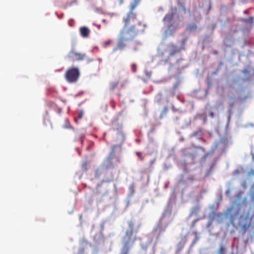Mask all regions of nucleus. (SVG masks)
Instances as JSON below:
<instances>
[{
    "mask_svg": "<svg viewBox=\"0 0 254 254\" xmlns=\"http://www.w3.org/2000/svg\"><path fill=\"white\" fill-rule=\"evenodd\" d=\"M127 42V41L125 40V39L119 36L117 46L113 48V52H116L118 50H123L125 49L126 47V43Z\"/></svg>",
    "mask_w": 254,
    "mask_h": 254,
    "instance_id": "9d476101",
    "label": "nucleus"
},
{
    "mask_svg": "<svg viewBox=\"0 0 254 254\" xmlns=\"http://www.w3.org/2000/svg\"><path fill=\"white\" fill-rule=\"evenodd\" d=\"M209 116L211 118H213L214 117V114L213 113V112L212 111H211L209 113Z\"/></svg>",
    "mask_w": 254,
    "mask_h": 254,
    "instance_id": "393cba45",
    "label": "nucleus"
},
{
    "mask_svg": "<svg viewBox=\"0 0 254 254\" xmlns=\"http://www.w3.org/2000/svg\"><path fill=\"white\" fill-rule=\"evenodd\" d=\"M66 125L65 126V127L66 128H69L71 127V126L70 125L69 122L67 119H65Z\"/></svg>",
    "mask_w": 254,
    "mask_h": 254,
    "instance_id": "412c9836",
    "label": "nucleus"
},
{
    "mask_svg": "<svg viewBox=\"0 0 254 254\" xmlns=\"http://www.w3.org/2000/svg\"><path fill=\"white\" fill-rule=\"evenodd\" d=\"M155 162V160L151 161V165H152Z\"/></svg>",
    "mask_w": 254,
    "mask_h": 254,
    "instance_id": "7c9ffc66",
    "label": "nucleus"
},
{
    "mask_svg": "<svg viewBox=\"0 0 254 254\" xmlns=\"http://www.w3.org/2000/svg\"><path fill=\"white\" fill-rule=\"evenodd\" d=\"M114 168V167L113 166V165L112 164L110 166H106V167H104L103 169H97L96 172H95V177H97V178H99L100 177V176L102 174H104V173H107V170L109 168Z\"/></svg>",
    "mask_w": 254,
    "mask_h": 254,
    "instance_id": "9b49d317",
    "label": "nucleus"
},
{
    "mask_svg": "<svg viewBox=\"0 0 254 254\" xmlns=\"http://www.w3.org/2000/svg\"><path fill=\"white\" fill-rule=\"evenodd\" d=\"M187 40L188 38L187 37L184 38L180 47H178L173 43H170L167 45L166 51L169 53L170 56H173L176 54L180 53L181 51L185 49Z\"/></svg>",
    "mask_w": 254,
    "mask_h": 254,
    "instance_id": "423d86ee",
    "label": "nucleus"
},
{
    "mask_svg": "<svg viewBox=\"0 0 254 254\" xmlns=\"http://www.w3.org/2000/svg\"><path fill=\"white\" fill-rule=\"evenodd\" d=\"M214 53L215 54H218V52H217V51H215V52H214Z\"/></svg>",
    "mask_w": 254,
    "mask_h": 254,
    "instance_id": "f704fd0d",
    "label": "nucleus"
},
{
    "mask_svg": "<svg viewBox=\"0 0 254 254\" xmlns=\"http://www.w3.org/2000/svg\"><path fill=\"white\" fill-rule=\"evenodd\" d=\"M225 248L224 247L221 246L218 252V254H225Z\"/></svg>",
    "mask_w": 254,
    "mask_h": 254,
    "instance_id": "a211bd4d",
    "label": "nucleus"
},
{
    "mask_svg": "<svg viewBox=\"0 0 254 254\" xmlns=\"http://www.w3.org/2000/svg\"><path fill=\"white\" fill-rule=\"evenodd\" d=\"M199 220V219H196L195 220H194L192 222V223L191 224V227L192 228H193L195 227V224Z\"/></svg>",
    "mask_w": 254,
    "mask_h": 254,
    "instance_id": "4be33fe9",
    "label": "nucleus"
},
{
    "mask_svg": "<svg viewBox=\"0 0 254 254\" xmlns=\"http://www.w3.org/2000/svg\"><path fill=\"white\" fill-rule=\"evenodd\" d=\"M243 73H245V74H247L249 72V71L247 69H245L243 71Z\"/></svg>",
    "mask_w": 254,
    "mask_h": 254,
    "instance_id": "cd10ccee",
    "label": "nucleus"
},
{
    "mask_svg": "<svg viewBox=\"0 0 254 254\" xmlns=\"http://www.w3.org/2000/svg\"><path fill=\"white\" fill-rule=\"evenodd\" d=\"M133 71L134 72H135L136 71V68H135V66H134V68H133Z\"/></svg>",
    "mask_w": 254,
    "mask_h": 254,
    "instance_id": "2f4dec72",
    "label": "nucleus"
},
{
    "mask_svg": "<svg viewBox=\"0 0 254 254\" xmlns=\"http://www.w3.org/2000/svg\"><path fill=\"white\" fill-rule=\"evenodd\" d=\"M197 29V25L195 23H190L186 27V30L188 32H191L196 30Z\"/></svg>",
    "mask_w": 254,
    "mask_h": 254,
    "instance_id": "4468645a",
    "label": "nucleus"
},
{
    "mask_svg": "<svg viewBox=\"0 0 254 254\" xmlns=\"http://www.w3.org/2000/svg\"><path fill=\"white\" fill-rule=\"evenodd\" d=\"M135 154L138 157L139 160L143 161L144 160V156L142 155V153L140 152H136Z\"/></svg>",
    "mask_w": 254,
    "mask_h": 254,
    "instance_id": "f3484780",
    "label": "nucleus"
},
{
    "mask_svg": "<svg viewBox=\"0 0 254 254\" xmlns=\"http://www.w3.org/2000/svg\"><path fill=\"white\" fill-rule=\"evenodd\" d=\"M244 12L245 13H247V10H245Z\"/></svg>",
    "mask_w": 254,
    "mask_h": 254,
    "instance_id": "c9c22d12",
    "label": "nucleus"
},
{
    "mask_svg": "<svg viewBox=\"0 0 254 254\" xmlns=\"http://www.w3.org/2000/svg\"><path fill=\"white\" fill-rule=\"evenodd\" d=\"M84 137V135L82 134L81 135L80 137H81V143L82 144L83 142V138Z\"/></svg>",
    "mask_w": 254,
    "mask_h": 254,
    "instance_id": "a878e982",
    "label": "nucleus"
},
{
    "mask_svg": "<svg viewBox=\"0 0 254 254\" xmlns=\"http://www.w3.org/2000/svg\"><path fill=\"white\" fill-rule=\"evenodd\" d=\"M240 208H235L233 206L227 208L225 216L229 219L230 223L235 228H240V233L245 235L248 232L254 228L252 223V217L249 212L240 215Z\"/></svg>",
    "mask_w": 254,
    "mask_h": 254,
    "instance_id": "f257e3e1",
    "label": "nucleus"
},
{
    "mask_svg": "<svg viewBox=\"0 0 254 254\" xmlns=\"http://www.w3.org/2000/svg\"><path fill=\"white\" fill-rule=\"evenodd\" d=\"M112 42H113V41L112 40H109L107 41H105L103 43V47L104 48H107L108 47V46L110 45L111 44H112Z\"/></svg>",
    "mask_w": 254,
    "mask_h": 254,
    "instance_id": "aec40b11",
    "label": "nucleus"
},
{
    "mask_svg": "<svg viewBox=\"0 0 254 254\" xmlns=\"http://www.w3.org/2000/svg\"><path fill=\"white\" fill-rule=\"evenodd\" d=\"M140 0H133V1L129 5V11L127 13L126 16L124 18L138 21L137 20V14L136 13L134 12L133 11L139 4Z\"/></svg>",
    "mask_w": 254,
    "mask_h": 254,
    "instance_id": "0eeeda50",
    "label": "nucleus"
},
{
    "mask_svg": "<svg viewBox=\"0 0 254 254\" xmlns=\"http://www.w3.org/2000/svg\"><path fill=\"white\" fill-rule=\"evenodd\" d=\"M124 0H119L120 4H122L124 2Z\"/></svg>",
    "mask_w": 254,
    "mask_h": 254,
    "instance_id": "c756f323",
    "label": "nucleus"
},
{
    "mask_svg": "<svg viewBox=\"0 0 254 254\" xmlns=\"http://www.w3.org/2000/svg\"><path fill=\"white\" fill-rule=\"evenodd\" d=\"M78 117H79V118H82V115H81V114L79 115H78Z\"/></svg>",
    "mask_w": 254,
    "mask_h": 254,
    "instance_id": "72a5a7b5",
    "label": "nucleus"
},
{
    "mask_svg": "<svg viewBox=\"0 0 254 254\" xmlns=\"http://www.w3.org/2000/svg\"><path fill=\"white\" fill-rule=\"evenodd\" d=\"M188 241L186 236H182L176 247V254H182L183 249Z\"/></svg>",
    "mask_w": 254,
    "mask_h": 254,
    "instance_id": "1a4fd4ad",
    "label": "nucleus"
},
{
    "mask_svg": "<svg viewBox=\"0 0 254 254\" xmlns=\"http://www.w3.org/2000/svg\"><path fill=\"white\" fill-rule=\"evenodd\" d=\"M79 31L81 36L83 38H86L88 37L90 33L89 29L85 26L80 27Z\"/></svg>",
    "mask_w": 254,
    "mask_h": 254,
    "instance_id": "f8f14e48",
    "label": "nucleus"
},
{
    "mask_svg": "<svg viewBox=\"0 0 254 254\" xmlns=\"http://www.w3.org/2000/svg\"><path fill=\"white\" fill-rule=\"evenodd\" d=\"M167 110H168V109L167 107H165L164 108V114H166V113L167 112Z\"/></svg>",
    "mask_w": 254,
    "mask_h": 254,
    "instance_id": "c85d7f7f",
    "label": "nucleus"
},
{
    "mask_svg": "<svg viewBox=\"0 0 254 254\" xmlns=\"http://www.w3.org/2000/svg\"><path fill=\"white\" fill-rule=\"evenodd\" d=\"M230 189H228L226 191V194L227 195H229V194H230Z\"/></svg>",
    "mask_w": 254,
    "mask_h": 254,
    "instance_id": "bb28decb",
    "label": "nucleus"
},
{
    "mask_svg": "<svg viewBox=\"0 0 254 254\" xmlns=\"http://www.w3.org/2000/svg\"><path fill=\"white\" fill-rule=\"evenodd\" d=\"M124 23L119 36L128 42L132 41L138 34L144 31L146 24L140 21L123 18Z\"/></svg>",
    "mask_w": 254,
    "mask_h": 254,
    "instance_id": "f03ea898",
    "label": "nucleus"
},
{
    "mask_svg": "<svg viewBox=\"0 0 254 254\" xmlns=\"http://www.w3.org/2000/svg\"><path fill=\"white\" fill-rule=\"evenodd\" d=\"M79 253L80 254H83L84 253V247L83 246H81V247H80L79 249Z\"/></svg>",
    "mask_w": 254,
    "mask_h": 254,
    "instance_id": "b1692460",
    "label": "nucleus"
},
{
    "mask_svg": "<svg viewBox=\"0 0 254 254\" xmlns=\"http://www.w3.org/2000/svg\"><path fill=\"white\" fill-rule=\"evenodd\" d=\"M200 209V207L199 206H196L192 207L190 214V217L198 215Z\"/></svg>",
    "mask_w": 254,
    "mask_h": 254,
    "instance_id": "ddd939ff",
    "label": "nucleus"
},
{
    "mask_svg": "<svg viewBox=\"0 0 254 254\" xmlns=\"http://www.w3.org/2000/svg\"><path fill=\"white\" fill-rule=\"evenodd\" d=\"M114 179V175L113 174H111V177L110 178H108L106 179V182H110Z\"/></svg>",
    "mask_w": 254,
    "mask_h": 254,
    "instance_id": "5701e85b",
    "label": "nucleus"
},
{
    "mask_svg": "<svg viewBox=\"0 0 254 254\" xmlns=\"http://www.w3.org/2000/svg\"><path fill=\"white\" fill-rule=\"evenodd\" d=\"M67 56L72 62L83 60L85 58V54L75 52L72 49L68 54Z\"/></svg>",
    "mask_w": 254,
    "mask_h": 254,
    "instance_id": "6e6552de",
    "label": "nucleus"
},
{
    "mask_svg": "<svg viewBox=\"0 0 254 254\" xmlns=\"http://www.w3.org/2000/svg\"><path fill=\"white\" fill-rule=\"evenodd\" d=\"M175 13V10L172 9L168 13H167L165 16L163 18L164 21H166L168 23V30L169 31H175L177 29L180 25V20L178 18L176 20L174 18V14Z\"/></svg>",
    "mask_w": 254,
    "mask_h": 254,
    "instance_id": "20e7f679",
    "label": "nucleus"
},
{
    "mask_svg": "<svg viewBox=\"0 0 254 254\" xmlns=\"http://www.w3.org/2000/svg\"><path fill=\"white\" fill-rule=\"evenodd\" d=\"M80 75L78 67L73 66L68 68L65 74L64 77L66 81L69 83H75L77 81Z\"/></svg>",
    "mask_w": 254,
    "mask_h": 254,
    "instance_id": "39448f33",
    "label": "nucleus"
},
{
    "mask_svg": "<svg viewBox=\"0 0 254 254\" xmlns=\"http://www.w3.org/2000/svg\"><path fill=\"white\" fill-rule=\"evenodd\" d=\"M196 135H197V132H195L193 133V135L194 136H195Z\"/></svg>",
    "mask_w": 254,
    "mask_h": 254,
    "instance_id": "473e14b6",
    "label": "nucleus"
},
{
    "mask_svg": "<svg viewBox=\"0 0 254 254\" xmlns=\"http://www.w3.org/2000/svg\"><path fill=\"white\" fill-rule=\"evenodd\" d=\"M127 224L128 228L122 239L123 247L121 254H128L130 246L133 245L136 240V237L133 236V234L137 233L140 227V225L135 227V223L132 220L128 221Z\"/></svg>",
    "mask_w": 254,
    "mask_h": 254,
    "instance_id": "7ed1b4c3",
    "label": "nucleus"
},
{
    "mask_svg": "<svg viewBox=\"0 0 254 254\" xmlns=\"http://www.w3.org/2000/svg\"><path fill=\"white\" fill-rule=\"evenodd\" d=\"M119 82L118 81H115V82H112L110 84V89L112 90H114L118 85Z\"/></svg>",
    "mask_w": 254,
    "mask_h": 254,
    "instance_id": "dca6fc26",
    "label": "nucleus"
},
{
    "mask_svg": "<svg viewBox=\"0 0 254 254\" xmlns=\"http://www.w3.org/2000/svg\"><path fill=\"white\" fill-rule=\"evenodd\" d=\"M253 20H254V18L252 16H250L248 18H246V19H244V21L245 22H249L251 24L253 23Z\"/></svg>",
    "mask_w": 254,
    "mask_h": 254,
    "instance_id": "6ab92c4d",
    "label": "nucleus"
},
{
    "mask_svg": "<svg viewBox=\"0 0 254 254\" xmlns=\"http://www.w3.org/2000/svg\"><path fill=\"white\" fill-rule=\"evenodd\" d=\"M210 225V224H208V226H209Z\"/></svg>",
    "mask_w": 254,
    "mask_h": 254,
    "instance_id": "e433bc0d",
    "label": "nucleus"
},
{
    "mask_svg": "<svg viewBox=\"0 0 254 254\" xmlns=\"http://www.w3.org/2000/svg\"><path fill=\"white\" fill-rule=\"evenodd\" d=\"M79 243L81 246L85 247L88 245H89L90 246H91V244H89L88 241L86 240L85 239H82L80 240Z\"/></svg>",
    "mask_w": 254,
    "mask_h": 254,
    "instance_id": "2eb2a0df",
    "label": "nucleus"
}]
</instances>
